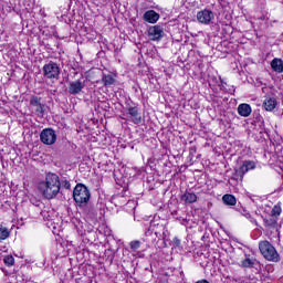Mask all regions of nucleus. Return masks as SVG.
I'll list each match as a JSON object with an SVG mask.
<instances>
[{
  "mask_svg": "<svg viewBox=\"0 0 283 283\" xmlns=\"http://www.w3.org/2000/svg\"><path fill=\"white\" fill-rule=\"evenodd\" d=\"M38 189L46 200H53L61 191V178L54 172H49L45 181L39 184Z\"/></svg>",
  "mask_w": 283,
  "mask_h": 283,
  "instance_id": "1",
  "label": "nucleus"
},
{
  "mask_svg": "<svg viewBox=\"0 0 283 283\" xmlns=\"http://www.w3.org/2000/svg\"><path fill=\"white\" fill-rule=\"evenodd\" d=\"M90 198H92L90 188H87L85 184H76V186L73 189V200L76 207H80V208L87 207V202H90Z\"/></svg>",
  "mask_w": 283,
  "mask_h": 283,
  "instance_id": "2",
  "label": "nucleus"
},
{
  "mask_svg": "<svg viewBox=\"0 0 283 283\" xmlns=\"http://www.w3.org/2000/svg\"><path fill=\"white\" fill-rule=\"evenodd\" d=\"M259 251L268 262H280V253L271 242L266 240L260 241Z\"/></svg>",
  "mask_w": 283,
  "mask_h": 283,
  "instance_id": "3",
  "label": "nucleus"
},
{
  "mask_svg": "<svg viewBox=\"0 0 283 283\" xmlns=\"http://www.w3.org/2000/svg\"><path fill=\"white\" fill-rule=\"evenodd\" d=\"M42 72L44 78H48L49 81H59L61 77V66L54 61H50L49 63L44 64Z\"/></svg>",
  "mask_w": 283,
  "mask_h": 283,
  "instance_id": "4",
  "label": "nucleus"
},
{
  "mask_svg": "<svg viewBox=\"0 0 283 283\" xmlns=\"http://www.w3.org/2000/svg\"><path fill=\"white\" fill-rule=\"evenodd\" d=\"M126 114L128 116L127 120H129L134 125H140V123H143V115L140 114L138 104L136 103H133V105L128 104L126 108Z\"/></svg>",
  "mask_w": 283,
  "mask_h": 283,
  "instance_id": "5",
  "label": "nucleus"
},
{
  "mask_svg": "<svg viewBox=\"0 0 283 283\" xmlns=\"http://www.w3.org/2000/svg\"><path fill=\"white\" fill-rule=\"evenodd\" d=\"M29 105L33 108V114H35L38 118H43V116H45V104L41 103V97L32 95Z\"/></svg>",
  "mask_w": 283,
  "mask_h": 283,
  "instance_id": "6",
  "label": "nucleus"
},
{
  "mask_svg": "<svg viewBox=\"0 0 283 283\" xmlns=\"http://www.w3.org/2000/svg\"><path fill=\"white\" fill-rule=\"evenodd\" d=\"M40 140L43 145H54L56 143V130L43 128L40 133Z\"/></svg>",
  "mask_w": 283,
  "mask_h": 283,
  "instance_id": "7",
  "label": "nucleus"
},
{
  "mask_svg": "<svg viewBox=\"0 0 283 283\" xmlns=\"http://www.w3.org/2000/svg\"><path fill=\"white\" fill-rule=\"evenodd\" d=\"M165 38V29L160 24L149 27L148 39L150 41H161Z\"/></svg>",
  "mask_w": 283,
  "mask_h": 283,
  "instance_id": "8",
  "label": "nucleus"
},
{
  "mask_svg": "<svg viewBox=\"0 0 283 283\" xmlns=\"http://www.w3.org/2000/svg\"><path fill=\"white\" fill-rule=\"evenodd\" d=\"M117 74L114 72L102 73L101 83L103 87L109 88L116 85Z\"/></svg>",
  "mask_w": 283,
  "mask_h": 283,
  "instance_id": "9",
  "label": "nucleus"
},
{
  "mask_svg": "<svg viewBox=\"0 0 283 283\" xmlns=\"http://www.w3.org/2000/svg\"><path fill=\"white\" fill-rule=\"evenodd\" d=\"M213 17V11L205 9L197 13V21H199V23H202L203 25H209Z\"/></svg>",
  "mask_w": 283,
  "mask_h": 283,
  "instance_id": "10",
  "label": "nucleus"
},
{
  "mask_svg": "<svg viewBox=\"0 0 283 283\" xmlns=\"http://www.w3.org/2000/svg\"><path fill=\"white\" fill-rule=\"evenodd\" d=\"M245 172L240 166L239 168L234 169V172L229 179L230 185H238V182H242L244 180Z\"/></svg>",
  "mask_w": 283,
  "mask_h": 283,
  "instance_id": "11",
  "label": "nucleus"
},
{
  "mask_svg": "<svg viewBox=\"0 0 283 283\" xmlns=\"http://www.w3.org/2000/svg\"><path fill=\"white\" fill-rule=\"evenodd\" d=\"M84 87L85 85H83V82H81V80L71 82L69 86V94H72V96H76L77 94L83 92Z\"/></svg>",
  "mask_w": 283,
  "mask_h": 283,
  "instance_id": "12",
  "label": "nucleus"
},
{
  "mask_svg": "<svg viewBox=\"0 0 283 283\" xmlns=\"http://www.w3.org/2000/svg\"><path fill=\"white\" fill-rule=\"evenodd\" d=\"M180 200L185 202V205H193L195 202H198V195H196V192L186 190L180 197Z\"/></svg>",
  "mask_w": 283,
  "mask_h": 283,
  "instance_id": "13",
  "label": "nucleus"
},
{
  "mask_svg": "<svg viewBox=\"0 0 283 283\" xmlns=\"http://www.w3.org/2000/svg\"><path fill=\"white\" fill-rule=\"evenodd\" d=\"M160 19V14L154 10H148L144 13V21L147 23H158V20Z\"/></svg>",
  "mask_w": 283,
  "mask_h": 283,
  "instance_id": "14",
  "label": "nucleus"
},
{
  "mask_svg": "<svg viewBox=\"0 0 283 283\" xmlns=\"http://www.w3.org/2000/svg\"><path fill=\"white\" fill-rule=\"evenodd\" d=\"M253 112L251 105L243 103L238 106V114L243 118H249V115Z\"/></svg>",
  "mask_w": 283,
  "mask_h": 283,
  "instance_id": "15",
  "label": "nucleus"
},
{
  "mask_svg": "<svg viewBox=\"0 0 283 283\" xmlns=\"http://www.w3.org/2000/svg\"><path fill=\"white\" fill-rule=\"evenodd\" d=\"M263 107L265 112H273V109L277 107V99H275L274 97L265 98L263 102Z\"/></svg>",
  "mask_w": 283,
  "mask_h": 283,
  "instance_id": "16",
  "label": "nucleus"
},
{
  "mask_svg": "<svg viewBox=\"0 0 283 283\" xmlns=\"http://www.w3.org/2000/svg\"><path fill=\"white\" fill-rule=\"evenodd\" d=\"M277 218L270 214L269 218L263 219L265 229H277Z\"/></svg>",
  "mask_w": 283,
  "mask_h": 283,
  "instance_id": "17",
  "label": "nucleus"
},
{
  "mask_svg": "<svg viewBox=\"0 0 283 283\" xmlns=\"http://www.w3.org/2000/svg\"><path fill=\"white\" fill-rule=\"evenodd\" d=\"M271 69L273 72H277V74H283V60L282 59H273L271 62Z\"/></svg>",
  "mask_w": 283,
  "mask_h": 283,
  "instance_id": "18",
  "label": "nucleus"
},
{
  "mask_svg": "<svg viewBox=\"0 0 283 283\" xmlns=\"http://www.w3.org/2000/svg\"><path fill=\"white\" fill-rule=\"evenodd\" d=\"M222 202L223 205H227V207H235L238 205V199L233 195H223L222 196Z\"/></svg>",
  "mask_w": 283,
  "mask_h": 283,
  "instance_id": "19",
  "label": "nucleus"
},
{
  "mask_svg": "<svg viewBox=\"0 0 283 283\" xmlns=\"http://www.w3.org/2000/svg\"><path fill=\"white\" fill-rule=\"evenodd\" d=\"M241 169L244 174H249V171L255 169V161L253 160H245L243 161Z\"/></svg>",
  "mask_w": 283,
  "mask_h": 283,
  "instance_id": "20",
  "label": "nucleus"
},
{
  "mask_svg": "<svg viewBox=\"0 0 283 283\" xmlns=\"http://www.w3.org/2000/svg\"><path fill=\"white\" fill-rule=\"evenodd\" d=\"M240 266L242 269H253V266H255V261L249 256H247L245 259H243L241 261Z\"/></svg>",
  "mask_w": 283,
  "mask_h": 283,
  "instance_id": "21",
  "label": "nucleus"
},
{
  "mask_svg": "<svg viewBox=\"0 0 283 283\" xmlns=\"http://www.w3.org/2000/svg\"><path fill=\"white\" fill-rule=\"evenodd\" d=\"M282 214V206H280V203L275 205L273 208H272V211H271V216L273 218H277L279 216Z\"/></svg>",
  "mask_w": 283,
  "mask_h": 283,
  "instance_id": "22",
  "label": "nucleus"
},
{
  "mask_svg": "<svg viewBox=\"0 0 283 283\" xmlns=\"http://www.w3.org/2000/svg\"><path fill=\"white\" fill-rule=\"evenodd\" d=\"M3 263L7 266H14V256L12 254H8L3 258Z\"/></svg>",
  "mask_w": 283,
  "mask_h": 283,
  "instance_id": "23",
  "label": "nucleus"
},
{
  "mask_svg": "<svg viewBox=\"0 0 283 283\" xmlns=\"http://www.w3.org/2000/svg\"><path fill=\"white\" fill-rule=\"evenodd\" d=\"M129 247L132 251H137L140 249V247H143V243L139 240H133L129 242Z\"/></svg>",
  "mask_w": 283,
  "mask_h": 283,
  "instance_id": "24",
  "label": "nucleus"
},
{
  "mask_svg": "<svg viewBox=\"0 0 283 283\" xmlns=\"http://www.w3.org/2000/svg\"><path fill=\"white\" fill-rule=\"evenodd\" d=\"M10 238V230L8 228H0V240H8Z\"/></svg>",
  "mask_w": 283,
  "mask_h": 283,
  "instance_id": "25",
  "label": "nucleus"
},
{
  "mask_svg": "<svg viewBox=\"0 0 283 283\" xmlns=\"http://www.w3.org/2000/svg\"><path fill=\"white\" fill-rule=\"evenodd\" d=\"M62 187H64V189H72V184H70V181L67 179L62 181Z\"/></svg>",
  "mask_w": 283,
  "mask_h": 283,
  "instance_id": "26",
  "label": "nucleus"
},
{
  "mask_svg": "<svg viewBox=\"0 0 283 283\" xmlns=\"http://www.w3.org/2000/svg\"><path fill=\"white\" fill-rule=\"evenodd\" d=\"M198 151V148H196V146H192L189 148V156H191V158H193V156H196Z\"/></svg>",
  "mask_w": 283,
  "mask_h": 283,
  "instance_id": "27",
  "label": "nucleus"
},
{
  "mask_svg": "<svg viewBox=\"0 0 283 283\" xmlns=\"http://www.w3.org/2000/svg\"><path fill=\"white\" fill-rule=\"evenodd\" d=\"M172 245L176 248L180 247V239H178L177 237H175L172 239Z\"/></svg>",
  "mask_w": 283,
  "mask_h": 283,
  "instance_id": "28",
  "label": "nucleus"
},
{
  "mask_svg": "<svg viewBox=\"0 0 283 283\" xmlns=\"http://www.w3.org/2000/svg\"><path fill=\"white\" fill-rule=\"evenodd\" d=\"M195 283H210V282L208 280H206V279H201V280H199V281H197Z\"/></svg>",
  "mask_w": 283,
  "mask_h": 283,
  "instance_id": "29",
  "label": "nucleus"
},
{
  "mask_svg": "<svg viewBox=\"0 0 283 283\" xmlns=\"http://www.w3.org/2000/svg\"><path fill=\"white\" fill-rule=\"evenodd\" d=\"M220 82H221V84H224V81L222 80V77H220Z\"/></svg>",
  "mask_w": 283,
  "mask_h": 283,
  "instance_id": "30",
  "label": "nucleus"
},
{
  "mask_svg": "<svg viewBox=\"0 0 283 283\" xmlns=\"http://www.w3.org/2000/svg\"><path fill=\"white\" fill-rule=\"evenodd\" d=\"M213 81H218V78H217V77H213Z\"/></svg>",
  "mask_w": 283,
  "mask_h": 283,
  "instance_id": "31",
  "label": "nucleus"
}]
</instances>
